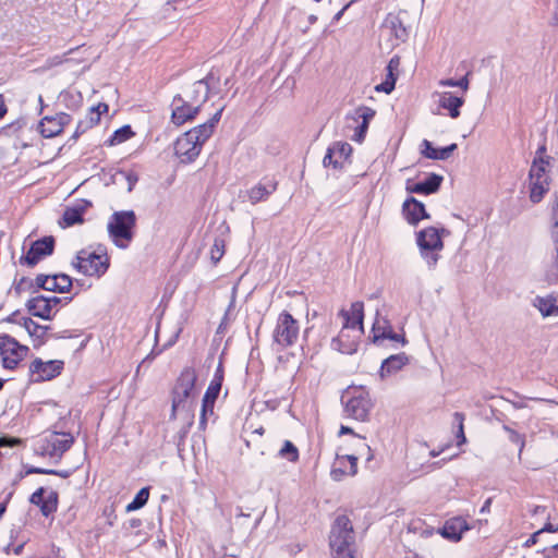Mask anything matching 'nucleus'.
Listing matches in <instances>:
<instances>
[{
	"mask_svg": "<svg viewBox=\"0 0 558 558\" xmlns=\"http://www.w3.org/2000/svg\"><path fill=\"white\" fill-rule=\"evenodd\" d=\"M210 76L194 82L191 89L186 93L185 98L199 108L208 99L209 95V81Z\"/></svg>",
	"mask_w": 558,
	"mask_h": 558,
	"instance_id": "25",
	"label": "nucleus"
},
{
	"mask_svg": "<svg viewBox=\"0 0 558 558\" xmlns=\"http://www.w3.org/2000/svg\"><path fill=\"white\" fill-rule=\"evenodd\" d=\"M71 122L68 113L60 112L53 117H45L39 123V131L44 137L50 138L59 135L63 128Z\"/></svg>",
	"mask_w": 558,
	"mask_h": 558,
	"instance_id": "18",
	"label": "nucleus"
},
{
	"mask_svg": "<svg viewBox=\"0 0 558 558\" xmlns=\"http://www.w3.org/2000/svg\"><path fill=\"white\" fill-rule=\"evenodd\" d=\"M435 96L438 97L439 107L447 109L452 119H457L460 116V107L464 104V99L462 97L453 96L449 92H437L435 93Z\"/></svg>",
	"mask_w": 558,
	"mask_h": 558,
	"instance_id": "26",
	"label": "nucleus"
},
{
	"mask_svg": "<svg viewBox=\"0 0 558 558\" xmlns=\"http://www.w3.org/2000/svg\"><path fill=\"white\" fill-rule=\"evenodd\" d=\"M457 87H460L464 93L469 89V73L457 81Z\"/></svg>",
	"mask_w": 558,
	"mask_h": 558,
	"instance_id": "53",
	"label": "nucleus"
},
{
	"mask_svg": "<svg viewBox=\"0 0 558 558\" xmlns=\"http://www.w3.org/2000/svg\"><path fill=\"white\" fill-rule=\"evenodd\" d=\"M225 254V241L222 239H215L214 244L210 248V258L216 264Z\"/></svg>",
	"mask_w": 558,
	"mask_h": 558,
	"instance_id": "40",
	"label": "nucleus"
},
{
	"mask_svg": "<svg viewBox=\"0 0 558 558\" xmlns=\"http://www.w3.org/2000/svg\"><path fill=\"white\" fill-rule=\"evenodd\" d=\"M31 504L39 507L40 512L45 517H49L58 509V493L54 490H46L39 487L29 498Z\"/></svg>",
	"mask_w": 558,
	"mask_h": 558,
	"instance_id": "14",
	"label": "nucleus"
},
{
	"mask_svg": "<svg viewBox=\"0 0 558 558\" xmlns=\"http://www.w3.org/2000/svg\"><path fill=\"white\" fill-rule=\"evenodd\" d=\"M197 375L194 368H184L178 377L172 389L171 417L179 414L192 415L198 391L195 387Z\"/></svg>",
	"mask_w": 558,
	"mask_h": 558,
	"instance_id": "2",
	"label": "nucleus"
},
{
	"mask_svg": "<svg viewBox=\"0 0 558 558\" xmlns=\"http://www.w3.org/2000/svg\"><path fill=\"white\" fill-rule=\"evenodd\" d=\"M27 353L26 345L20 344L9 335H0V355L4 368L14 369Z\"/></svg>",
	"mask_w": 558,
	"mask_h": 558,
	"instance_id": "8",
	"label": "nucleus"
},
{
	"mask_svg": "<svg viewBox=\"0 0 558 558\" xmlns=\"http://www.w3.org/2000/svg\"><path fill=\"white\" fill-rule=\"evenodd\" d=\"M214 407H215L214 402H210V401H207L204 399L202 400V410H201V417H199L201 428L204 429L206 427L208 416L214 415Z\"/></svg>",
	"mask_w": 558,
	"mask_h": 558,
	"instance_id": "38",
	"label": "nucleus"
},
{
	"mask_svg": "<svg viewBox=\"0 0 558 558\" xmlns=\"http://www.w3.org/2000/svg\"><path fill=\"white\" fill-rule=\"evenodd\" d=\"M442 182V177L436 173H430L424 181L417 183H411L408 181L405 190L409 193L416 194H433L437 192Z\"/></svg>",
	"mask_w": 558,
	"mask_h": 558,
	"instance_id": "21",
	"label": "nucleus"
},
{
	"mask_svg": "<svg viewBox=\"0 0 558 558\" xmlns=\"http://www.w3.org/2000/svg\"><path fill=\"white\" fill-rule=\"evenodd\" d=\"M222 111L223 107L219 108L207 122L178 137L174 143V153L181 162L190 163L198 157L204 143L213 135Z\"/></svg>",
	"mask_w": 558,
	"mask_h": 558,
	"instance_id": "1",
	"label": "nucleus"
},
{
	"mask_svg": "<svg viewBox=\"0 0 558 558\" xmlns=\"http://www.w3.org/2000/svg\"><path fill=\"white\" fill-rule=\"evenodd\" d=\"M490 504H492V500L490 499H487L483 507L481 508V512L484 513V512H488L489 511V508H490Z\"/></svg>",
	"mask_w": 558,
	"mask_h": 558,
	"instance_id": "64",
	"label": "nucleus"
},
{
	"mask_svg": "<svg viewBox=\"0 0 558 558\" xmlns=\"http://www.w3.org/2000/svg\"><path fill=\"white\" fill-rule=\"evenodd\" d=\"M368 129V123L362 122L355 130L353 140L356 142H362L365 137L366 131Z\"/></svg>",
	"mask_w": 558,
	"mask_h": 558,
	"instance_id": "48",
	"label": "nucleus"
},
{
	"mask_svg": "<svg viewBox=\"0 0 558 558\" xmlns=\"http://www.w3.org/2000/svg\"><path fill=\"white\" fill-rule=\"evenodd\" d=\"M386 339H389V340H392V341H397V342H401L402 344L407 343L405 338L403 336H401V335H398V333L393 332L392 329H389L388 335L386 336Z\"/></svg>",
	"mask_w": 558,
	"mask_h": 558,
	"instance_id": "52",
	"label": "nucleus"
},
{
	"mask_svg": "<svg viewBox=\"0 0 558 558\" xmlns=\"http://www.w3.org/2000/svg\"><path fill=\"white\" fill-rule=\"evenodd\" d=\"M356 439H357V446H356L357 447V452L361 456L366 454V460L371 461L373 459L371 447L366 442H364V438H362L360 436H356Z\"/></svg>",
	"mask_w": 558,
	"mask_h": 558,
	"instance_id": "45",
	"label": "nucleus"
},
{
	"mask_svg": "<svg viewBox=\"0 0 558 558\" xmlns=\"http://www.w3.org/2000/svg\"><path fill=\"white\" fill-rule=\"evenodd\" d=\"M359 116L362 118V122L369 123L375 116V110L368 107H363L357 110Z\"/></svg>",
	"mask_w": 558,
	"mask_h": 558,
	"instance_id": "46",
	"label": "nucleus"
},
{
	"mask_svg": "<svg viewBox=\"0 0 558 558\" xmlns=\"http://www.w3.org/2000/svg\"><path fill=\"white\" fill-rule=\"evenodd\" d=\"M279 456L290 462H296L299 459V450L290 440H286L279 451Z\"/></svg>",
	"mask_w": 558,
	"mask_h": 558,
	"instance_id": "37",
	"label": "nucleus"
},
{
	"mask_svg": "<svg viewBox=\"0 0 558 558\" xmlns=\"http://www.w3.org/2000/svg\"><path fill=\"white\" fill-rule=\"evenodd\" d=\"M26 307L33 316L41 319L49 320L54 316L51 304L47 302L46 296L41 294L29 299L26 303Z\"/></svg>",
	"mask_w": 558,
	"mask_h": 558,
	"instance_id": "23",
	"label": "nucleus"
},
{
	"mask_svg": "<svg viewBox=\"0 0 558 558\" xmlns=\"http://www.w3.org/2000/svg\"><path fill=\"white\" fill-rule=\"evenodd\" d=\"M108 111V105L100 102L97 106H93L85 119L77 123L76 130L73 134V138H77L80 135L85 133L88 129L93 128L100 121L102 113Z\"/></svg>",
	"mask_w": 558,
	"mask_h": 558,
	"instance_id": "20",
	"label": "nucleus"
},
{
	"mask_svg": "<svg viewBox=\"0 0 558 558\" xmlns=\"http://www.w3.org/2000/svg\"><path fill=\"white\" fill-rule=\"evenodd\" d=\"M87 207V204L78 205L75 207H68L62 216L60 225L62 228H68L76 223L83 222V214Z\"/></svg>",
	"mask_w": 558,
	"mask_h": 558,
	"instance_id": "31",
	"label": "nucleus"
},
{
	"mask_svg": "<svg viewBox=\"0 0 558 558\" xmlns=\"http://www.w3.org/2000/svg\"><path fill=\"white\" fill-rule=\"evenodd\" d=\"M398 65L399 60L397 58H392L387 65V71L395 72L398 69Z\"/></svg>",
	"mask_w": 558,
	"mask_h": 558,
	"instance_id": "59",
	"label": "nucleus"
},
{
	"mask_svg": "<svg viewBox=\"0 0 558 558\" xmlns=\"http://www.w3.org/2000/svg\"><path fill=\"white\" fill-rule=\"evenodd\" d=\"M438 84L444 87H457V81L452 78L440 80Z\"/></svg>",
	"mask_w": 558,
	"mask_h": 558,
	"instance_id": "57",
	"label": "nucleus"
},
{
	"mask_svg": "<svg viewBox=\"0 0 558 558\" xmlns=\"http://www.w3.org/2000/svg\"><path fill=\"white\" fill-rule=\"evenodd\" d=\"M171 120L178 126L190 120H193L201 110L198 105H194L192 101L185 97H182L181 95L174 96L171 102Z\"/></svg>",
	"mask_w": 558,
	"mask_h": 558,
	"instance_id": "12",
	"label": "nucleus"
},
{
	"mask_svg": "<svg viewBox=\"0 0 558 558\" xmlns=\"http://www.w3.org/2000/svg\"><path fill=\"white\" fill-rule=\"evenodd\" d=\"M46 301L51 304V310L56 314L59 311V306H60L61 302L63 301V299L58 298V296H46ZM64 301H65V303H68L70 301V299L64 298Z\"/></svg>",
	"mask_w": 558,
	"mask_h": 558,
	"instance_id": "49",
	"label": "nucleus"
},
{
	"mask_svg": "<svg viewBox=\"0 0 558 558\" xmlns=\"http://www.w3.org/2000/svg\"><path fill=\"white\" fill-rule=\"evenodd\" d=\"M533 306L539 311L543 317L558 316L557 298L553 294H548L545 296H535V299L533 300Z\"/></svg>",
	"mask_w": 558,
	"mask_h": 558,
	"instance_id": "28",
	"label": "nucleus"
},
{
	"mask_svg": "<svg viewBox=\"0 0 558 558\" xmlns=\"http://www.w3.org/2000/svg\"><path fill=\"white\" fill-rule=\"evenodd\" d=\"M299 336V322L287 311L280 313L272 331L274 343L280 349H287L298 342Z\"/></svg>",
	"mask_w": 558,
	"mask_h": 558,
	"instance_id": "5",
	"label": "nucleus"
},
{
	"mask_svg": "<svg viewBox=\"0 0 558 558\" xmlns=\"http://www.w3.org/2000/svg\"><path fill=\"white\" fill-rule=\"evenodd\" d=\"M73 442L74 438L71 434L51 433L40 441L38 450L43 456L60 459Z\"/></svg>",
	"mask_w": 558,
	"mask_h": 558,
	"instance_id": "9",
	"label": "nucleus"
},
{
	"mask_svg": "<svg viewBox=\"0 0 558 558\" xmlns=\"http://www.w3.org/2000/svg\"><path fill=\"white\" fill-rule=\"evenodd\" d=\"M354 546L349 547H340V548H331L333 558H354Z\"/></svg>",
	"mask_w": 558,
	"mask_h": 558,
	"instance_id": "44",
	"label": "nucleus"
},
{
	"mask_svg": "<svg viewBox=\"0 0 558 558\" xmlns=\"http://www.w3.org/2000/svg\"><path fill=\"white\" fill-rule=\"evenodd\" d=\"M450 232L445 228L428 227L424 228L416 234V243L420 248L422 258L425 260L429 269H434L439 260V253L444 248L442 236L449 235Z\"/></svg>",
	"mask_w": 558,
	"mask_h": 558,
	"instance_id": "3",
	"label": "nucleus"
},
{
	"mask_svg": "<svg viewBox=\"0 0 558 558\" xmlns=\"http://www.w3.org/2000/svg\"><path fill=\"white\" fill-rule=\"evenodd\" d=\"M149 498V488L143 487L138 490L134 499L126 506V512H132L141 509L146 505Z\"/></svg>",
	"mask_w": 558,
	"mask_h": 558,
	"instance_id": "35",
	"label": "nucleus"
},
{
	"mask_svg": "<svg viewBox=\"0 0 558 558\" xmlns=\"http://www.w3.org/2000/svg\"><path fill=\"white\" fill-rule=\"evenodd\" d=\"M469 530L470 526L466 520L461 517H457L446 521L441 529V535L452 542H458L461 539L462 534Z\"/></svg>",
	"mask_w": 558,
	"mask_h": 558,
	"instance_id": "22",
	"label": "nucleus"
},
{
	"mask_svg": "<svg viewBox=\"0 0 558 558\" xmlns=\"http://www.w3.org/2000/svg\"><path fill=\"white\" fill-rule=\"evenodd\" d=\"M220 390H221V385H220V383H218V379L211 380L203 399L215 403Z\"/></svg>",
	"mask_w": 558,
	"mask_h": 558,
	"instance_id": "41",
	"label": "nucleus"
},
{
	"mask_svg": "<svg viewBox=\"0 0 558 558\" xmlns=\"http://www.w3.org/2000/svg\"><path fill=\"white\" fill-rule=\"evenodd\" d=\"M336 156L333 154V150L330 148V146L328 147L327 149V153L324 157V160H323V163L325 167H332L333 168V160H335Z\"/></svg>",
	"mask_w": 558,
	"mask_h": 558,
	"instance_id": "50",
	"label": "nucleus"
},
{
	"mask_svg": "<svg viewBox=\"0 0 558 558\" xmlns=\"http://www.w3.org/2000/svg\"><path fill=\"white\" fill-rule=\"evenodd\" d=\"M277 190V182L269 180L268 182H258L251 187L246 194L250 203L256 205L259 202L266 201Z\"/></svg>",
	"mask_w": 558,
	"mask_h": 558,
	"instance_id": "24",
	"label": "nucleus"
},
{
	"mask_svg": "<svg viewBox=\"0 0 558 558\" xmlns=\"http://www.w3.org/2000/svg\"><path fill=\"white\" fill-rule=\"evenodd\" d=\"M389 329H391L390 323L381 317L379 311H376V317L372 327L373 341L378 342L379 340L386 339Z\"/></svg>",
	"mask_w": 558,
	"mask_h": 558,
	"instance_id": "33",
	"label": "nucleus"
},
{
	"mask_svg": "<svg viewBox=\"0 0 558 558\" xmlns=\"http://www.w3.org/2000/svg\"><path fill=\"white\" fill-rule=\"evenodd\" d=\"M340 315L343 318V325L339 337L344 336L345 329H357L363 332L364 304L362 302L352 303L350 311L341 310Z\"/></svg>",
	"mask_w": 558,
	"mask_h": 558,
	"instance_id": "16",
	"label": "nucleus"
},
{
	"mask_svg": "<svg viewBox=\"0 0 558 558\" xmlns=\"http://www.w3.org/2000/svg\"><path fill=\"white\" fill-rule=\"evenodd\" d=\"M541 533H555L558 531V524H553L550 522H547L542 529H539Z\"/></svg>",
	"mask_w": 558,
	"mask_h": 558,
	"instance_id": "55",
	"label": "nucleus"
},
{
	"mask_svg": "<svg viewBox=\"0 0 558 558\" xmlns=\"http://www.w3.org/2000/svg\"><path fill=\"white\" fill-rule=\"evenodd\" d=\"M35 283L37 288L52 291V292H59V287L57 283V277L56 275L49 276V275H37L35 278Z\"/></svg>",
	"mask_w": 558,
	"mask_h": 558,
	"instance_id": "34",
	"label": "nucleus"
},
{
	"mask_svg": "<svg viewBox=\"0 0 558 558\" xmlns=\"http://www.w3.org/2000/svg\"><path fill=\"white\" fill-rule=\"evenodd\" d=\"M330 148L333 150L336 156L333 160V168L341 169L343 167L344 161L350 157L352 153V147L347 142H336Z\"/></svg>",
	"mask_w": 558,
	"mask_h": 558,
	"instance_id": "32",
	"label": "nucleus"
},
{
	"mask_svg": "<svg viewBox=\"0 0 558 558\" xmlns=\"http://www.w3.org/2000/svg\"><path fill=\"white\" fill-rule=\"evenodd\" d=\"M409 363V356L405 353H398L390 355L383 361L380 367V376L386 377L400 371L404 365Z\"/></svg>",
	"mask_w": 558,
	"mask_h": 558,
	"instance_id": "29",
	"label": "nucleus"
},
{
	"mask_svg": "<svg viewBox=\"0 0 558 558\" xmlns=\"http://www.w3.org/2000/svg\"><path fill=\"white\" fill-rule=\"evenodd\" d=\"M357 457L354 454H337V459L330 471L333 481H341L345 475L354 476L357 473Z\"/></svg>",
	"mask_w": 558,
	"mask_h": 558,
	"instance_id": "17",
	"label": "nucleus"
},
{
	"mask_svg": "<svg viewBox=\"0 0 558 558\" xmlns=\"http://www.w3.org/2000/svg\"><path fill=\"white\" fill-rule=\"evenodd\" d=\"M62 368L63 362L60 360L44 362L40 359H35L29 365V371L37 376V380H50L58 376Z\"/></svg>",
	"mask_w": 558,
	"mask_h": 558,
	"instance_id": "15",
	"label": "nucleus"
},
{
	"mask_svg": "<svg viewBox=\"0 0 558 558\" xmlns=\"http://www.w3.org/2000/svg\"><path fill=\"white\" fill-rule=\"evenodd\" d=\"M20 440L16 439V438H8V437H0V447H4V446H14L19 442Z\"/></svg>",
	"mask_w": 558,
	"mask_h": 558,
	"instance_id": "54",
	"label": "nucleus"
},
{
	"mask_svg": "<svg viewBox=\"0 0 558 558\" xmlns=\"http://www.w3.org/2000/svg\"><path fill=\"white\" fill-rule=\"evenodd\" d=\"M395 34L398 39L404 40L408 36L407 29L400 24L399 21H391Z\"/></svg>",
	"mask_w": 558,
	"mask_h": 558,
	"instance_id": "47",
	"label": "nucleus"
},
{
	"mask_svg": "<svg viewBox=\"0 0 558 558\" xmlns=\"http://www.w3.org/2000/svg\"><path fill=\"white\" fill-rule=\"evenodd\" d=\"M402 211L405 220L413 226L423 219L429 218L424 204L414 197H409L404 201Z\"/></svg>",
	"mask_w": 558,
	"mask_h": 558,
	"instance_id": "19",
	"label": "nucleus"
},
{
	"mask_svg": "<svg viewBox=\"0 0 558 558\" xmlns=\"http://www.w3.org/2000/svg\"><path fill=\"white\" fill-rule=\"evenodd\" d=\"M72 265L85 276L101 277L109 267V257L106 252H88L82 250L77 253Z\"/></svg>",
	"mask_w": 558,
	"mask_h": 558,
	"instance_id": "6",
	"label": "nucleus"
},
{
	"mask_svg": "<svg viewBox=\"0 0 558 558\" xmlns=\"http://www.w3.org/2000/svg\"><path fill=\"white\" fill-rule=\"evenodd\" d=\"M56 277H57V283L59 287V292L64 293V292L70 291V289L72 287L71 277L65 274H59V275H56Z\"/></svg>",
	"mask_w": 558,
	"mask_h": 558,
	"instance_id": "43",
	"label": "nucleus"
},
{
	"mask_svg": "<svg viewBox=\"0 0 558 558\" xmlns=\"http://www.w3.org/2000/svg\"><path fill=\"white\" fill-rule=\"evenodd\" d=\"M63 61H64V59L62 57L57 56V57H53L52 59H50L49 63H50V65H59Z\"/></svg>",
	"mask_w": 558,
	"mask_h": 558,
	"instance_id": "60",
	"label": "nucleus"
},
{
	"mask_svg": "<svg viewBox=\"0 0 558 558\" xmlns=\"http://www.w3.org/2000/svg\"><path fill=\"white\" fill-rule=\"evenodd\" d=\"M54 239L53 236H45L32 243L26 255L21 258V263L28 266H35L40 259L53 253Z\"/></svg>",
	"mask_w": 558,
	"mask_h": 558,
	"instance_id": "13",
	"label": "nucleus"
},
{
	"mask_svg": "<svg viewBox=\"0 0 558 558\" xmlns=\"http://www.w3.org/2000/svg\"><path fill=\"white\" fill-rule=\"evenodd\" d=\"M548 161L543 158L535 159L530 170V198L533 203L542 201L549 189V175L547 171Z\"/></svg>",
	"mask_w": 558,
	"mask_h": 558,
	"instance_id": "7",
	"label": "nucleus"
},
{
	"mask_svg": "<svg viewBox=\"0 0 558 558\" xmlns=\"http://www.w3.org/2000/svg\"><path fill=\"white\" fill-rule=\"evenodd\" d=\"M28 473H35V474H49V473H57L56 470H48V469H41V468H32Z\"/></svg>",
	"mask_w": 558,
	"mask_h": 558,
	"instance_id": "56",
	"label": "nucleus"
},
{
	"mask_svg": "<svg viewBox=\"0 0 558 558\" xmlns=\"http://www.w3.org/2000/svg\"><path fill=\"white\" fill-rule=\"evenodd\" d=\"M542 535L541 531L537 530L536 532H534L526 541L525 543L523 544L524 547H532L534 546L537 542H538V538L539 536Z\"/></svg>",
	"mask_w": 558,
	"mask_h": 558,
	"instance_id": "51",
	"label": "nucleus"
},
{
	"mask_svg": "<svg viewBox=\"0 0 558 558\" xmlns=\"http://www.w3.org/2000/svg\"><path fill=\"white\" fill-rule=\"evenodd\" d=\"M7 113V106L2 96L0 95V118H2Z\"/></svg>",
	"mask_w": 558,
	"mask_h": 558,
	"instance_id": "61",
	"label": "nucleus"
},
{
	"mask_svg": "<svg viewBox=\"0 0 558 558\" xmlns=\"http://www.w3.org/2000/svg\"><path fill=\"white\" fill-rule=\"evenodd\" d=\"M546 510L544 506H535L532 510V514L543 513Z\"/></svg>",
	"mask_w": 558,
	"mask_h": 558,
	"instance_id": "63",
	"label": "nucleus"
},
{
	"mask_svg": "<svg viewBox=\"0 0 558 558\" xmlns=\"http://www.w3.org/2000/svg\"><path fill=\"white\" fill-rule=\"evenodd\" d=\"M134 135V132L132 131L130 125H124L117 131L113 132L111 137L109 138V145H118L121 144L128 140H130Z\"/></svg>",
	"mask_w": 558,
	"mask_h": 558,
	"instance_id": "36",
	"label": "nucleus"
},
{
	"mask_svg": "<svg viewBox=\"0 0 558 558\" xmlns=\"http://www.w3.org/2000/svg\"><path fill=\"white\" fill-rule=\"evenodd\" d=\"M421 147V154L424 157L433 160H446L458 148L457 144L453 143L447 147L438 149L433 147L432 143L427 140H423Z\"/></svg>",
	"mask_w": 558,
	"mask_h": 558,
	"instance_id": "27",
	"label": "nucleus"
},
{
	"mask_svg": "<svg viewBox=\"0 0 558 558\" xmlns=\"http://www.w3.org/2000/svg\"><path fill=\"white\" fill-rule=\"evenodd\" d=\"M453 420L458 424V433L457 438L459 439L458 444L461 445L465 442V436H464V428H463V422H464V414L460 412H456L453 414Z\"/></svg>",
	"mask_w": 558,
	"mask_h": 558,
	"instance_id": "42",
	"label": "nucleus"
},
{
	"mask_svg": "<svg viewBox=\"0 0 558 558\" xmlns=\"http://www.w3.org/2000/svg\"><path fill=\"white\" fill-rule=\"evenodd\" d=\"M372 405L368 393L362 390H354L352 396L344 402V411L349 416L357 421H365L368 417Z\"/></svg>",
	"mask_w": 558,
	"mask_h": 558,
	"instance_id": "11",
	"label": "nucleus"
},
{
	"mask_svg": "<svg viewBox=\"0 0 558 558\" xmlns=\"http://www.w3.org/2000/svg\"><path fill=\"white\" fill-rule=\"evenodd\" d=\"M217 379H218V383H220V385H222L223 372H222L221 364L218 366V368L214 375V378L211 380H217Z\"/></svg>",
	"mask_w": 558,
	"mask_h": 558,
	"instance_id": "58",
	"label": "nucleus"
},
{
	"mask_svg": "<svg viewBox=\"0 0 558 558\" xmlns=\"http://www.w3.org/2000/svg\"><path fill=\"white\" fill-rule=\"evenodd\" d=\"M344 434H354V433H353L352 428L342 425L340 427L339 435H344Z\"/></svg>",
	"mask_w": 558,
	"mask_h": 558,
	"instance_id": "62",
	"label": "nucleus"
},
{
	"mask_svg": "<svg viewBox=\"0 0 558 558\" xmlns=\"http://www.w3.org/2000/svg\"><path fill=\"white\" fill-rule=\"evenodd\" d=\"M136 216L133 210L116 211L111 215L107 229L112 242L120 248H126L133 239Z\"/></svg>",
	"mask_w": 558,
	"mask_h": 558,
	"instance_id": "4",
	"label": "nucleus"
},
{
	"mask_svg": "<svg viewBox=\"0 0 558 558\" xmlns=\"http://www.w3.org/2000/svg\"><path fill=\"white\" fill-rule=\"evenodd\" d=\"M354 542L355 536L350 519L347 515H338L329 535L330 548L354 546Z\"/></svg>",
	"mask_w": 558,
	"mask_h": 558,
	"instance_id": "10",
	"label": "nucleus"
},
{
	"mask_svg": "<svg viewBox=\"0 0 558 558\" xmlns=\"http://www.w3.org/2000/svg\"><path fill=\"white\" fill-rule=\"evenodd\" d=\"M395 85H396L395 73L391 71H387L386 80L383 83L378 84L375 87V90L390 94L393 90Z\"/></svg>",
	"mask_w": 558,
	"mask_h": 558,
	"instance_id": "39",
	"label": "nucleus"
},
{
	"mask_svg": "<svg viewBox=\"0 0 558 558\" xmlns=\"http://www.w3.org/2000/svg\"><path fill=\"white\" fill-rule=\"evenodd\" d=\"M555 228H558V220L555 222ZM554 244H555V256L553 260L547 265L545 270V280L549 284L558 283V229L553 231Z\"/></svg>",
	"mask_w": 558,
	"mask_h": 558,
	"instance_id": "30",
	"label": "nucleus"
}]
</instances>
